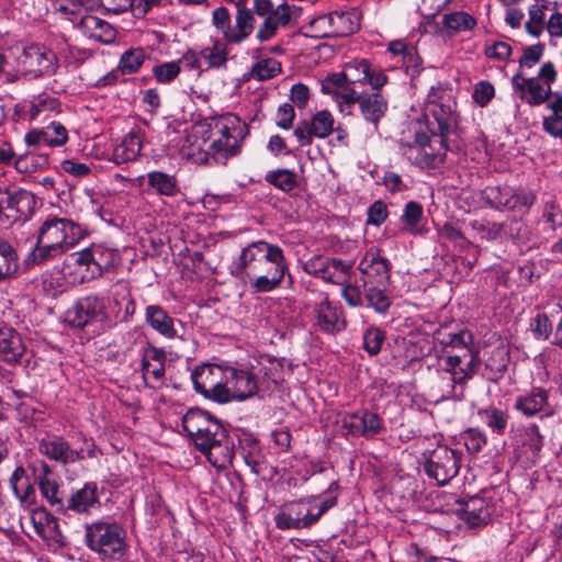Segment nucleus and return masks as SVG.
Returning <instances> with one entry per match:
<instances>
[{
  "instance_id": "obj_4",
  "label": "nucleus",
  "mask_w": 562,
  "mask_h": 562,
  "mask_svg": "<svg viewBox=\"0 0 562 562\" xmlns=\"http://www.w3.org/2000/svg\"><path fill=\"white\" fill-rule=\"evenodd\" d=\"M227 367L203 363L191 373L194 390L207 400L217 403L229 402V391L226 385Z\"/></svg>"
},
{
  "instance_id": "obj_61",
  "label": "nucleus",
  "mask_w": 562,
  "mask_h": 562,
  "mask_svg": "<svg viewBox=\"0 0 562 562\" xmlns=\"http://www.w3.org/2000/svg\"><path fill=\"white\" fill-rule=\"evenodd\" d=\"M495 89L488 81H480L475 85L473 100L480 105L485 106L494 97Z\"/></svg>"
},
{
  "instance_id": "obj_7",
  "label": "nucleus",
  "mask_w": 562,
  "mask_h": 562,
  "mask_svg": "<svg viewBox=\"0 0 562 562\" xmlns=\"http://www.w3.org/2000/svg\"><path fill=\"white\" fill-rule=\"evenodd\" d=\"M462 452L449 447H438L424 463L426 474L443 486L454 479L461 467Z\"/></svg>"
},
{
  "instance_id": "obj_64",
  "label": "nucleus",
  "mask_w": 562,
  "mask_h": 562,
  "mask_svg": "<svg viewBox=\"0 0 562 562\" xmlns=\"http://www.w3.org/2000/svg\"><path fill=\"white\" fill-rule=\"evenodd\" d=\"M295 117L294 108L290 103H283L278 108L276 124L280 128L289 130Z\"/></svg>"
},
{
  "instance_id": "obj_20",
  "label": "nucleus",
  "mask_w": 562,
  "mask_h": 562,
  "mask_svg": "<svg viewBox=\"0 0 562 562\" xmlns=\"http://www.w3.org/2000/svg\"><path fill=\"white\" fill-rule=\"evenodd\" d=\"M31 520L35 532L48 546H65L66 538L63 535L58 520L45 508L34 509L31 514Z\"/></svg>"
},
{
  "instance_id": "obj_58",
  "label": "nucleus",
  "mask_w": 562,
  "mask_h": 562,
  "mask_svg": "<svg viewBox=\"0 0 562 562\" xmlns=\"http://www.w3.org/2000/svg\"><path fill=\"white\" fill-rule=\"evenodd\" d=\"M473 342V336L468 330H461L459 333H450L445 335L440 339V344L443 346L462 347L467 349L469 345Z\"/></svg>"
},
{
  "instance_id": "obj_30",
  "label": "nucleus",
  "mask_w": 562,
  "mask_h": 562,
  "mask_svg": "<svg viewBox=\"0 0 562 562\" xmlns=\"http://www.w3.org/2000/svg\"><path fill=\"white\" fill-rule=\"evenodd\" d=\"M146 322L149 326L166 338H175L177 330L173 318L159 305H148L145 310Z\"/></svg>"
},
{
  "instance_id": "obj_34",
  "label": "nucleus",
  "mask_w": 562,
  "mask_h": 562,
  "mask_svg": "<svg viewBox=\"0 0 562 562\" xmlns=\"http://www.w3.org/2000/svg\"><path fill=\"white\" fill-rule=\"evenodd\" d=\"M548 401V393L541 387H535L527 395L519 396L515 407L526 416H533L543 409Z\"/></svg>"
},
{
  "instance_id": "obj_54",
  "label": "nucleus",
  "mask_w": 562,
  "mask_h": 562,
  "mask_svg": "<svg viewBox=\"0 0 562 562\" xmlns=\"http://www.w3.org/2000/svg\"><path fill=\"white\" fill-rule=\"evenodd\" d=\"M180 72V67L177 61H169L160 64L153 69V74L158 82H171Z\"/></svg>"
},
{
  "instance_id": "obj_57",
  "label": "nucleus",
  "mask_w": 562,
  "mask_h": 562,
  "mask_svg": "<svg viewBox=\"0 0 562 562\" xmlns=\"http://www.w3.org/2000/svg\"><path fill=\"white\" fill-rule=\"evenodd\" d=\"M533 336L537 339H548L552 331V324L547 314H538L530 323Z\"/></svg>"
},
{
  "instance_id": "obj_63",
  "label": "nucleus",
  "mask_w": 562,
  "mask_h": 562,
  "mask_svg": "<svg viewBox=\"0 0 562 562\" xmlns=\"http://www.w3.org/2000/svg\"><path fill=\"white\" fill-rule=\"evenodd\" d=\"M29 483L30 481L25 469L23 467H18L10 477L11 488L18 499L21 497L22 492L26 488Z\"/></svg>"
},
{
  "instance_id": "obj_23",
  "label": "nucleus",
  "mask_w": 562,
  "mask_h": 562,
  "mask_svg": "<svg viewBox=\"0 0 562 562\" xmlns=\"http://www.w3.org/2000/svg\"><path fill=\"white\" fill-rule=\"evenodd\" d=\"M26 352L25 344L20 333L12 327L0 328V360L9 364L22 361Z\"/></svg>"
},
{
  "instance_id": "obj_37",
  "label": "nucleus",
  "mask_w": 562,
  "mask_h": 562,
  "mask_svg": "<svg viewBox=\"0 0 562 562\" xmlns=\"http://www.w3.org/2000/svg\"><path fill=\"white\" fill-rule=\"evenodd\" d=\"M483 194L486 203L492 207H506L508 210H515V203H512L513 188L508 186L487 187L483 191Z\"/></svg>"
},
{
  "instance_id": "obj_19",
  "label": "nucleus",
  "mask_w": 562,
  "mask_h": 562,
  "mask_svg": "<svg viewBox=\"0 0 562 562\" xmlns=\"http://www.w3.org/2000/svg\"><path fill=\"white\" fill-rule=\"evenodd\" d=\"M34 472L35 481L38 483L42 495L57 512H64L66 497L64 492L59 490V485L54 477L50 467L46 462L40 461L38 464L34 467Z\"/></svg>"
},
{
  "instance_id": "obj_11",
  "label": "nucleus",
  "mask_w": 562,
  "mask_h": 562,
  "mask_svg": "<svg viewBox=\"0 0 562 562\" xmlns=\"http://www.w3.org/2000/svg\"><path fill=\"white\" fill-rule=\"evenodd\" d=\"M74 259L77 265L86 266L94 278L112 269L119 260V256L112 248L101 244H92L90 247L74 254Z\"/></svg>"
},
{
  "instance_id": "obj_52",
  "label": "nucleus",
  "mask_w": 562,
  "mask_h": 562,
  "mask_svg": "<svg viewBox=\"0 0 562 562\" xmlns=\"http://www.w3.org/2000/svg\"><path fill=\"white\" fill-rule=\"evenodd\" d=\"M64 251L65 249L57 246H50L49 243H40V239L37 238L36 246L33 249L31 257L34 263L40 265L59 254H63Z\"/></svg>"
},
{
  "instance_id": "obj_59",
  "label": "nucleus",
  "mask_w": 562,
  "mask_h": 562,
  "mask_svg": "<svg viewBox=\"0 0 562 562\" xmlns=\"http://www.w3.org/2000/svg\"><path fill=\"white\" fill-rule=\"evenodd\" d=\"M212 22L214 26L222 31L224 38L228 42V33L231 32V14L225 7L215 9L212 13Z\"/></svg>"
},
{
  "instance_id": "obj_47",
  "label": "nucleus",
  "mask_w": 562,
  "mask_h": 562,
  "mask_svg": "<svg viewBox=\"0 0 562 562\" xmlns=\"http://www.w3.org/2000/svg\"><path fill=\"white\" fill-rule=\"evenodd\" d=\"M145 60V53L142 48L125 52L120 59V69L123 74L136 72Z\"/></svg>"
},
{
  "instance_id": "obj_25",
  "label": "nucleus",
  "mask_w": 562,
  "mask_h": 562,
  "mask_svg": "<svg viewBox=\"0 0 562 562\" xmlns=\"http://www.w3.org/2000/svg\"><path fill=\"white\" fill-rule=\"evenodd\" d=\"M215 126L221 133V137L215 139L211 145L216 155V159L226 160L229 157L236 156L240 151V140L243 138L241 128H234V132L237 131V134H232L231 128L222 122H217Z\"/></svg>"
},
{
  "instance_id": "obj_49",
  "label": "nucleus",
  "mask_w": 562,
  "mask_h": 562,
  "mask_svg": "<svg viewBox=\"0 0 562 562\" xmlns=\"http://www.w3.org/2000/svg\"><path fill=\"white\" fill-rule=\"evenodd\" d=\"M385 333L378 327H369L363 334V348L370 356L380 352Z\"/></svg>"
},
{
  "instance_id": "obj_60",
  "label": "nucleus",
  "mask_w": 562,
  "mask_h": 562,
  "mask_svg": "<svg viewBox=\"0 0 562 562\" xmlns=\"http://www.w3.org/2000/svg\"><path fill=\"white\" fill-rule=\"evenodd\" d=\"M464 445L469 452L477 453L486 445V437L479 429L470 428L465 431Z\"/></svg>"
},
{
  "instance_id": "obj_42",
  "label": "nucleus",
  "mask_w": 562,
  "mask_h": 562,
  "mask_svg": "<svg viewBox=\"0 0 562 562\" xmlns=\"http://www.w3.org/2000/svg\"><path fill=\"white\" fill-rule=\"evenodd\" d=\"M524 82L527 83L526 99L524 101L531 106L547 102L553 94L551 88L548 86L544 88L538 81V78H528Z\"/></svg>"
},
{
  "instance_id": "obj_22",
  "label": "nucleus",
  "mask_w": 562,
  "mask_h": 562,
  "mask_svg": "<svg viewBox=\"0 0 562 562\" xmlns=\"http://www.w3.org/2000/svg\"><path fill=\"white\" fill-rule=\"evenodd\" d=\"M100 507L98 486L94 482L86 483L81 488L66 496L65 513L88 514Z\"/></svg>"
},
{
  "instance_id": "obj_46",
  "label": "nucleus",
  "mask_w": 562,
  "mask_h": 562,
  "mask_svg": "<svg viewBox=\"0 0 562 562\" xmlns=\"http://www.w3.org/2000/svg\"><path fill=\"white\" fill-rule=\"evenodd\" d=\"M442 24L445 27H447L449 30L459 32V31L472 30L475 26L476 21L472 15H470L463 11H460V12H453V13L446 14L443 16Z\"/></svg>"
},
{
  "instance_id": "obj_10",
  "label": "nucleus",
  "mask_w": 562,
  "mask_h": 562,
  "mask_svg": "<svg viewBox=\"0 0 562 562\" xmlns=\"http://www.w3.org/2000/svg\"><path fill=\"white\" fill-rule=\"evenodd\" d=\"M342 77L349 86L359 87L369 85L373 90L381 89L387 82V76L382 69L373 67L367 59H355L344 66Z\"/></svg>"
},
{
  "instance_id": "obj_1",
  "label": "nucleus",
  "mask_w": 562,
  "mask_h": 562,
  "mask_svg": "<svg viewBox=\"0 0 562 562\" xmlns=\"http://www.w3.org/2000/svg\"><path fill=\"white\" fill-rule=\"evenodd\" d=\"M288 270L282 249L265 240L251 243L241 250L232 273L249 281L255 292L265 293L277 289Z\"/></svg>"
},
{
  "instance_id": "obj_38",
  "label": "nucleus",
  "mask_w": 562,
  "mask_h": 562,
  "mask_svg": "<svg viewBox=\"0 0 562 562\" xmlns=\"http://www.w3.org/2000/svg\"><path fill=\"white\" fill-rule=\"evenodd\" d=\"M200 56L204 58L210 68H225L227 64L228 48L220 40H213L211 47H204L200 50Z\"/></svg>"
},
{
  "instance_id": "obj_3",
  "label": "nucleus",
  "mask_w": 562,
  "mask_h": 562,
  "mask_svg": "<svg viewBox=\"0 0 562 562\" xmlns=\"http://www.w3.org/2000/svg\"><path fill=\"white\" fill-rule=\"evenodd\" d=\"M125 530L116 521L98 520L85 525L87 547L103 561H120L126 552Z\"/></svg>"
},
{
  "instance_id": "obj_2",
  "label": "nucleus",
  "mask_w": 562,
  "mask_h": 562,
  "mask_svg": "<svg viewBox=\"0 0 562 562\" xmlns=\"http://www.w3.org/2000/svg\"><path fill=\"white\" fill-rule=\"evenodd\" d=\"M182 427L195 448L209 462L225 469L234 459V442L227 429L209 412L198 407L188 409L182 417Z\"/></svg>"
},
{
  "instance_id": "obj_27",
  "label": "nucleus",
  "mask_w": 562,
  "mask_h": 562,
  "mask_svg": "<svg viewBox=\"0 0 562 562\" xmlns=\"http://www.w3.org/2000/svg\"><path fill=\"white\" fill-rule=\"evenodd\" d=\"M79 27L88 37L100 43L110 44L115 40V30L112 25L98 16H82L79 22Z\"/></svg>"
},
{
  "instance_id": "obj_14",
  "label": "nucleus",
  "mask_w": 562,
  "mask_h": 562,
  "mask_svg": "<svg viewBox=\"0 0 562 562\" xmlns=\"http://www.w3.org/2000/svg\"><path fill=\"white\" fill-rule=\"evenodd\" d=\"M38 451L47 459L63 465L85 459L82 449H74L63 436L49 434L38 441Z\"/></svg>"
},
{
  "instance_id": "obj_56",
  "label": "nucleus",
  "mask_w": 562,
  "mask_h": 562,
  "mask_svg": "<svg viewBox=\"0 0 562 562\" xmlns=\"http://www.w3.org/2000/svg\"><path fill=\"white\" fill-rule=\"evenodd\" d=\"M544 45L542 43H538L531 46H528L524 49L522 55L518 59L520 67L531 68L536 64H538L543 55Z\"/></svg>"
},
{
  "instance_id": "obj_40",
  "label": "nucleus",
  "mask_w": 562,
  "mask_h": 562,
  "mask_svg": "<svg viewBox=\"0 0 562 562\" xmlns=\"http://www.w3.org/2000/svg\"><path fill=\"white\" fill-rule=\"evenodd\" d=\"M266 182L289 193L297 186V176L290 169H277L265 176Z\"/></svg>"
},
{
  "instance_id": "obj_18",
  "label": "nucleus",
  "mask_w": 562,
  "mask_h": 562,
  "mask_svg": "<svg viewBox=\"0 0 562 562\" xmlns=\"http://www.w3.org/2000/svg\"><path fill=\"white\" fill-rule=\"evenodd\" d=\"M21 63L26 71L42 76L54 72L57 56L45 46L34 44L24 48Z\"/></svg>"
},
{
  "instance_id": "obj_43",
  "label": "nucleus",
  "mask_w": 562,
  "mask_h": 562,
  "mask_svg": "<svg viewBox=\"0 0 562 562\" xmlns=\"http://www.w3.org/2000/svg\"><path fill=\"white\" fill-rule=\"evenodd\" d=\"M323 91L331 94L336 102L341 106L345 104L342 101L341 92L346 89H356L353 86L347 83V79L342 77V71L339 74H331L326 77L322 85Z\"/></svg>"
},
{
  "instance_id": "obj_17",
  "label": "nucleus",
  "mask_w": 562,
  "mask_h": 562,
  "mask_svg": "<svg viewBox=\"0 0 562 562\" xmlns=\"http://www.w3.org/2000/svg\"><path fill=\"white\" fill-rule=\"evenodd\" d=\"M166 351L148 345L143 352L140 369L145 385L157 389L164 384Z\"/></svg>"
},
{
  "instance_id": "obj_53",
  "label": "nucleus",
  "mask_w": 562,
  "mask_h": 562,
  "mask_svg": "<svg viewBox=\"0 0 562 562\" xmlns=\"http://www.w3.org/2000/svg\"><path fill=\"white\" fill-rule=\"evenodd\" d=\"M140 150V144L135 136L126 137L123 143L116 147L114 155L116 159L121 161H128L136 158Z\"/></svg>"
},
{
  "instance_id": "obj_45",
  "label": "nucleus",
  "mask_w": 562,
  "mask_h": 562,
  "mask_svg": "<svg viewBox=\"0 0 562 562\" xmlns=\"http://www.w3.org/2000/svg\"><path fill=\"white\" fill-rule=\"evenodd\" d=\"M386 286H375L368 285L364 286L366 300L368 304L373 307L378 313H385L390 305L391 301L389 296L384 293Z\"/></svg>"
},
{
  "instance_id": "obj_6",
  "label": "nucleus",
  "mask_w": 562,
  "mask_h": 562,
  "mask_svg": "<svg viewBox=\"0 0 562 562\" xmlns=\"http://www.w3.org/2000/svg\"><path fill=\"white\" fill-rule=\"evenodd\" d=\"M36 207L34 194L25 189L5 190L0 196V224L27 221Z\"/></svg>"
},
{
  "instance_id": "obj_62",
  "label": "nucleus",
  "mask_w": 562,
  "mask_h": 562,
  "mask_svg": "<svg viewBox=\"0 0 562 562\" xmlns=\"http://www.w3.org/2000/svg\"><path fill=\"white\" fill-rule=\"evenodd\" d=\"M439 236L441 238L448 239L450 241H453L460 247L469 246L471 243L465 238L463 233L456 228L452 224L446 223L440 229H439Z\"/></svg>"
},
{
  "instance_id": "obj_28",
  "label": "nucleus",
  "mask_w": 562,
  "mask_h": 562,
  "mask_svg": "<svg viewBox=\"0 0 562 562\" xmlns=\"http://www.w3.org/2000/svg\"><path fill=\"white\" fill-rule=\"evenodd\" d=\"M327 19L337 36H349L360 29L361 14L357 10L335 11Z\"/></svg>"
},
{
  "instance_id": "obj_21",
  "label": "nucleus",
  "mask_w": 562,
  "mask_h": 562,
  "mask_svg": "<svg viewBox=\"0 0 562 562\" xmlns=\"http://www.w3.org/2000/svg\"><path fill=\"white\" fill-rule=\"evenodd\" d=\"M226 385L229 391V401H245L258 391L256 376L247 370L227 367Z\"/></svg>"
},
{
  "instance_id": "obj_24",
  "label": "nucleus",
  "mask_w": 562,
  "mask_h": 562,
  "mask_svg": "<svg viewBox=\"0 0 562 562\" xmlns=\"http://www.w3.org/2000/svg\"><path fill=\"white\" fill-rule=\"evenodd\" d=\"M458 503L460 507L456 509V513L470 527H480L490 520L491 512L485 499L474 496L468 501L460 499Z\"/></svg>"
},
{
  "instance_id": "obj_16",
  "label": "nucleus",
  "mask_w": 562,
  "mask_h": 562,
  "mask_svg": "<svg viewBox=\"0 0 562 562\" xmlns=\"http://www.w3.org/2000/svg\"><path fill=\"white\" fill-rule=\"evenodd\" d=\"M424 119L431 137H437L441 148L448 150L446 136L456 124V116L450 106L434 103L427 108Z\"/></svg>"
},
{
  "instance_id": "obj_51",
  "label": "nucleus",
  "mask_w": 562,
  "mask_h": 562,
  "mask_svg": "<svg viewBox=\"0 0 562 562\" xmlns=\"http://www.w3.org/2000/svg\"><path fill=\"white\" fill-rule=\"evenodd\" d=\"M305 271L308 274H313L314 277L321 278L325 281V279H333V276L329 274V258L323 256H316L311 258L304 266Z\"/></svg>"
},
{
  "instance_id": "obj_48",
  "label": "nucleus",
  "mask_w": 562,
  "mask_h": 562,
  "mask_svg": "<svg viewBox=\"0 0 562 562\" xmlns=\"http://www.w3.org/2000/svg\"><path fill=\"white\" fill-rule=\"evenodd\" d=\"M281 71V64L273 59L267 58L255 64L251 68V76L260 81L273 78Z\"/></svg>"
},
{
  "instance_id": "obj_50",
  "label": "nucleus",
  "mask_w": 562,
  "mask_h": 562,
  "mask_svg": "<svg viewBox=\"0 0 562 562\" xmlns=\"http://www.w3.org/2000/svg\"><path fill=\"white\" fill-rule=\"evenodd\" d=\"M522 447L531 452V458H537L543 447V437L537 425L532 424L525 428Z\"/></svg>"
},
{
  "instance_id": "obj_41",
  "label": "nucleus",
  "mask_w": 562,
  "mask_h": 562,
  "mask_svg": "<svg viewBox=\"0 0 562 562\" xmlns=\"http://www.w3.org/2000/svg\"><path fill=\"white\" fill-rule=\"evenodd\" d=\"M423 206L418 202L409 201L406 203L401 216L403 229L413 235L420 234L419 223L423 218Z\"/></svg>"
},
{
  "instance_id": "obj_55",
  "label": "nucleus",
  "mask_w": 562,
  "mask_h": 562,
  "mask_svg": "<svg viewBox=\"0 0 562 562\" xmlns=\"http://www.w3.org/2000/svg\"><path fill=\"white\" fill-rule=\"evenodd\" d=\"M387 205L381 200L373 202L368 209L367 225L379 227L387 218Z\"/></svg>"
},
{
  "instance_id": "obj_9",
  "label": "nucleus",
  "mask_w": 562,
  "mask_h": 562,
  "mask_svg": "<svg viewBox=\"0 0 562 562\" xmlns=\"http://www.w3.org/2000/svg\"><path fill=\"white\" fill-rule=\"evenodd\" d=\"M342 101L346 105L357 103L362 117L371 123L374 131H378L380 120L387 111L386 99L378 91L366 93L359 89H345L341 92Z\"/></svg>"
},
{
  "instance_id": "obj_44",
  "label": "nucleus",
  "mask_w": 562,
  "mask_h": 562,
  "mask_svg": "<svg viewBox=\"0 0 562 562\" xmlns=\"http://www.w3.org/2000/svg\"><path fill=\"white\" fill-rule=\"evenodd\" d=\"M479 415L484 423L497 435H503L508 424V415L497 408L481 409Z\"/></svg>"
},
{
  "instance_id": "obj_12",
  "label": "nucleus",
  "mask_w": 562,
  "mask_h": 562,
  "mask_svg": "<svg viewBox=\"0 0 562 562\" xmlns=\"http://www.w3.org/2000/svg\"><path fill=\"white\" fill-rule=\"evenodd\" d=\"M314 524L316 521L307 499L284 504L276 516V526L281 530L310 528Z\"/></svg>"
},
{
  "instance_id": "obj_35",
  "label": "nucleus",
  "mask_w": 562,
  "mask_h": 562,
  "mask_svg": "<svg viewBox=\"0 0 562 562\" xmlns=\"http://www.w3.org/2000/svg\"><path fill=\"white\" fill-rule=\"evenodd\" d=\"M19 270V258L13 246L0 237V282L5 281Z\"/></svg>"
},
{
  "instance_id": "obj_5",
  "label": "nucleus",
  "mask_w": 562,
  "mask_h": 562,
  "mask_svg": "<svg viewBox=\"0 0 562 562\" xmlns=\"http://www.w3.org/2000/svg\"><path fill=\"white\" fill-rule=\"evenodd\" d=\"M105 297L98 294H89L78 299L65 313V323L71 328L83 329L85 327L102 323L106 319Z\"/></svg>"
},
{
  "instance_id": "obj_13",
  "label": "nucleus",
  "mask_w": 562,
  "mask_h": 562,
  "mask_svg": "<svg viewBox=\"0 0 562 562\" xmlns=\"http://www.w3.org/2000/svg\"><path fill=\"white\" fill-rule=\"evenodd\" d=\"M334 123L333 114L323 110L314 114L310 121H300L293 134L301 146H308L313 143L314 137L325 138L330 135L334 132Z\"/></svg>"
},
{
  "instance_id": "obj_31",
  "label": "nucleus",
  "mask_w": 562,
  "mask_h": 562,
  "mask_svg": "<svg viewBox=\"0 0 562 562\" xmlns=\"http://www.w3.org/2000/svg\"><path fill=\"white\" fill-rule=\"evenodd\" d=\"M509 363V350L501 345L493 348L488 358L485 360L484 375L488 381L497 382L507 370Z\"/></svg>"
},
{
  "instance_id": "obj_8",
  "label": "nucleus",
  "mask_w": 562,
  "mask_h": 562,
  "mask_svg": "<svg viewBox=\"0 0 562 562\" xmlns=\"http://www.w3.org/2000/svg\"><path fill=\"white\" fill-rule=\"evenodd\" d=\"M80 236L81 228L74 221L49 217L41 226L37 238L40 243H49L50 246H57L66 250L74 246Z\"/></svg>"
},
{
  "instance_id": "obj_33",
  "label": "nucleus",
  "mask_w": 562,
  "mask_h": 562,
  "mask_svg": "<svg viewBox=\"0 0 562 562\" xmlns=\"http://www.w3.org/2000/svg\"><path fill=\"white\" fill-rule=\"evenodd\" d=\"M472 378L467 374L461 368L446 376L440 378L441 382L446 383L443 389V397L462 401L465 397V385Z\"/></svg>"
},
{
  "instance_id": "obj_39",
  "label": "nucleus",
  "mask_w": 562,
  "mask_h": 562,
  "mask_svg": "<svg viewBox=\"0 0 562 562\" xmlns=\"http://www.w3.org/2000/svg\"><path fill=\"white\" fill-rule=\"evenodd\" d=\"M357 416L361 437L373 438L382 431L383 419L379 414L368 409H360L357 412Z\"/></svg>"
},
{
  "instance_id": "obj_36",
  "label": "nucleus",
  "mask_w": 562,
  "mask_h": 562,
  "mask_svg": "<svg viewBox=\"0 0 562 562\" xmlns=\"http://www.w3.org/2000/svg\"><path fill=\"white\" fill-rule=\"evenodd\" d=\"M147 182L148 187L159 195L175 196L179 192L176 177L162 171L148 172Z\"/></svg>"
},
{
  "instance_id": "obj_32",
  "label": "nucleus",
  "mask_w": 562,
  "mask_h": 562,
  "mask_svg": "<svg viewBox=\"0 0 562 562\" xmlns=\"http://www.w3.org/2000/svg\"><path fill=\"white\" fill-rule=\"evenodd\" d=\"M254 27L255 18L252 11L246 5L238 7L235 18V26L231 27V32L228 33V43H241L252 33Z\"/></svg>"
},
{
  "instance_id": "obj_29",
  "label": "nucleus",
  "mask_w": 562,
  "mask_h": 562,
  "mask_svg": "<svg viewBox=\"0 0 562 562\" xmlns=\"http://www.w3.org/2000/svg\"><path fill=\"white\" fill-rule=\"evenodd\" d=\"M291 19L290 7L286 3L279 5L273 12L268 14L257 32V38L260 42H267L276 35L279 26H285Z\"/></svg>"
},
{
  "instance_id": "obj_15",
  "label": "nucleus",
  "mask_w": 562,
  "mask_h": 562,
  "mask_svg": "<svg viewBox=\"0 0 562 562\" xmlns=\"http://www.w3.org/2000/svg\"><path fill=\"white\" fill-rule=\"evenodd\" d=\"M379 252V249L371 248L359 262L358 269L363 277V286H386L390 283L391 262Z\"/></svg>"
},
{
  "instance_id": "obj_26",
  "label": "nucleus",
  "mask_w": 562,
  "mask_h": 562,
  "mask_svg": "<svg viewBox=\"0 0 562 562\" xmlns=\"http://www.w3.org/2000/svg\"><path fill=\"white\" fill-rule=\"evenodd\" d=\"M314 312L318 327L328 334L340 331L346 327V322L340 318V312L327 296H323L315 303Z\"/></svg>"
}]
</instances>
